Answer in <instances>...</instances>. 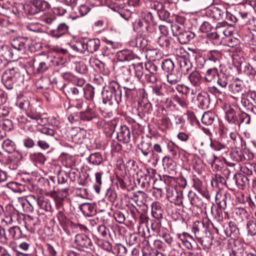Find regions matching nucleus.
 <instances>
[{"label": "nucleus", "instance_id": "cd10ccee", "mask_svg": "<svg viewBox=\"0 0 256 256\" xmlns=\"http://www.w3.org/2000/svg\"><path fill=\"white\" fill-rule=\"evenodd\" d=\"M96 112L88 106L85 110L80 112L79 118L80 120L84 122L92 121L96 118Z\"/></svg>", "mask_w": 256, "mask_h": 256}, {"label": "nucleus", "instance_id": "a19ab883", "mask_svg": "<svg viewBox=\"0 0 256 256\" xmlns=\"http://www.w3.org/2000/svg\"><path fill=\"white\" fill-rule=\"evenodd\" d=\"M8 240L10 239H19L22 237V230L20 227L18 226H14L8 229Z\"/></svg>", "mask_w": 256, "mask_h": 256}, {"label": "nucleus", "instance_id": "052dcab7", "mask_svg": "<svg viewBox=\"0 0 256 256\" xmlns=\"http://www.w3.org/2000/svg\"><path fill=\"white\" fill-rule=\"evenodd\" d=\"M158 42L160 46L166 50H168L170 46V40L166 36L159 37Z\"/></svg>", "mask_w": 256, "mask_h": 256}, {"label": "nucleus", "instance_id": "e2e57ef3", "mask_svg": "<svg viewBox=\"0 0 256 256\" xmlns=\"http://www.w3.org/2000/svg\"><path fill=\"white\" fill-rule=\"evenodd\" d=\"M216 82H217L218 84L222 88H224L228 85V76L224 73L220 74Z\"/></svg>", "mask_w": 256, "mask_h": 256}, {"label": "nucleus", "instance_id": "412c9836", "mask_svg": "<svg viewBox=\"0 0 256 256\" xmlns=\"http://www.w3.org/2000/svg\"><path fill=\"white\" fill-rule=\"evenodd\" d=\"M100 46V42L98 38L89 39L86 43L84 42V50H86L90 53L97 51Z\"/></svg>", "mask_w": 256, "mask_h": 256}, {"label": "nucleus", "instance_id": "473e14b6", "mask_svg": "<svg viewBox=\"0 0 256 256\" xmlns=\"http://www.w3.org/2000/svg\"><path fill=\"white\" fill-rule=\"evenodd\" d=\"M30 160L35 164H44L46 160V156L41 152H32L29 154Z\"/></svg>", "mask_w": 256, "mask_h": 256}, {"label": "nucleus", "instance_id": "bb28decb", "mask_svg": "<svg viewBox=\"0 0 256 256\" xmlns=\"http://www.w3.org/2000/svg\"><path fill=\"white\" fill-rule=\"evenodd\" d=\"M80 207L82 214L86 216H92L96 213L94 206L91 203L82 204Z\"/></svg>", "mask_w": 256, "mask_h": 256}, {"label": "nucleus", "instance_id": "8fccbe9b", "mask_svg": "<svg viewBox=\"0 0 256 256\" xmlns=\"http://www.w3.org/2000/svg\"><path fill=\"white\" fill-rule=\"evenodd\" d=\"M16 104L20 109L27 110L30 106V102L26 98L20 96H18Z\"/></svg>", "mask_w": 256, "mask_h": 256}, {"label": "nucleus", "instance_id": "774afa93", "mask_svg": "<svg viewBox=\"0 0 256 256\" xmlns=\"http://www.w3.org/2000/svg\"><path fill=\"white\" fill-rule=\"evenodd\" d=\"M244 72L250 78H254L256 75V70L249 64H246L244 65Z\"/></svg>", "mask_w": 256, "mask_h": 256}, {"label": "nucleus", "instance_id": "58836bf2", "mask_svg": "<svg viewBox=\"0 0 256 256\" xmlns=\"http://www.w3.org/2000/svg\"><path fill=\"white\" fill-rule=\"evenodd\" d=\"M232 252L234 256H246L243 246L239 240H234L232 246Z\"/></svg>", "mask_w": 256, "mask_h": 256}, {"label": "nucleus", "instance_id": "ddd939ff", "mask_svg": "<svg viewBox=\"0 0 256 256\" xmlns=\"http://www.w3.org/2000/svg\"><path fill=\"white\" fill-rule=\"evenodd\" d=\"M224 230L226 236L228 237L236 238L239 236V229L234 222H230L226 227H224Z\"/></svg>", "mask_w": 256, "mask_h": 256}, {"label": "nucleus", "instance_id": "9b49d317", "mask_svg": "<svg viewBox=\"0 0 256 256\" xmlns=\"http://www.w3.org/2000/svg\"><path fill=\"white\" fill-rule=\"evenodd\" d=\"M136 112L138 116L141 118L145 117L146 114H150L152 110V104L150 102H138L136 107Z\"/></svg>", "mask_w": 256, "mask_h": 256}, {"label": "nucleus", "instance_id": "6e6552de", "mask_svg": "<svg viewBox=\"0 0 256 256\" xmlns=\"http://www.w3.org/2000/svg\"><path fill=\"white\" fill-rule=\"evenodd\" d=\"M226 13V9L222 6H211L206 10V16L216 20H224Z\"/></svg>", "mask_w": 256, "mask_h": 256}, {"label": "nucleus", "instance_id": "6ab92c4d", "mask_svg": "<svg viewBox=\"0 0 256 256\" xmlns=\"http://www.w3.org/2000/svg\"><path fill=\"white\" fill-rule=\"evenodd\" d=\"M246 156L248 157V159L253 157L252 154H247L246 152H244L241 150H232L230 154L231 158L236 162H242L246 160Z\"/></svg>", "mask_w": 256, "mask_h": 256}, {"label": "nucleus", "instance_id": "5fc2aeb1", "mask_svg": "<svg viewBox=\"0 0 256 256\" xmlns=\"http://www.w3.org/2000/svg\"><path fill=\"white\" fill-rule=\"evenodd\" d=\"M3 149L8 153L10 154L14 152L16 144L14 142L9 139L4 140L2 144Z\"/></svg>", "mask_w": 256, "mask_h": 256}, {"label": "nucleus", "instance_id": "1a4fd4ad", "mask_svg": "<svg viewBox=\"0 0 256 256\" xmlns=\"http://www.w3.org/2000/svg\"><path fill=\"white\" fill-rule=\"evenodd\" d=\"M224 118L227 122L232 125L240 128L238 122L239 114H237L236 111L230 105H226L224 107Z\"/></svg>", "mask_w": 256, "mask_h": 256}, {"label": "nucleus", "instance_id": "393cba45", "mask_svg": "<svg viewBox=\"0 0 256 256\" xmlns=\"http://www.w3.org/2000/svg\"><path fill=\"white\" fill-rule=\"evenodd\" d=\"M219 74L218 69L216 67L209 68L204 74V78L206 82H215Z\"/></svg>", "mask_w": 256, "mask_h": 256}, {"label": "nucleus", "instance_id": "3c124183", "mask_svg": "<svg viewBox=\"0 0 256 256\" xmlns=\"http://www.w3.org/2000/svg\"><path fill=\"white\" fill-rule=\"evenodd\" d=\"M9 208L10 211H14V212L8 215L6 214L4 218H1L2 220L6 224H12L13 221L16 220L18 218V212L14 211L13 207L10 206Z\"/></svg>", "mask_w": 256, "mask_h": 256}, {"label": "nucleus", "instance_id": "bf43d9fd", "mask_svg": "<svg viewBox=\"0 0 256 256\" xmlns=\"http://www.w3.org/2000/svg\"><path fill=\"white\" fill-rule=\"evenodd\" d=\"M230 194L228 192H224L222 196V200L218 204L219 208L224 210L226 208L227 202L230 201Z\"/></svg>", "mask_w": 256, "mask_h": 256}, {"label": "nucleus", "instance_id": "c9c22d12", "mask_svg": "<svg viewBox=\"0 0 256 256\" xmlns=\"http://www.w3.org/2000/svg\"><path fill=\"white\" fill-rule=\"evenodd\" d=\"M88 160L90 164L95 166L103 164L104 162L102 155L98 152L91 154L89 156Z\"/></svg>", "mask_w": 256, "mask_h": 256}, {"label": "nucleus", "instance_id": "4d7b16f0", "mask_svg": "<svg viewBox=\"0 0 256 256\" xmlns=\"http://www.w3.org/2000/svg\"><path fill=\"white\" fill-rule=\"evenodd\" d=\"M226 183L225 178L220 174H216L211 180L212 186L214 187L220 188Z\"/></svg>", "mask_w": 256, "mask_h": 256}, {"label": "nucleus", "instance_id": "20e7f679", "mask_svg": "<svg viewBox=\"0 0 256 256\" xmlns=\"http://www.w3.org/2000/svg\"><path fill=\"white\" fill-rule=\"evenodd\" d=\"M132 25L134 30L142 36H150L154 34L156 30V28L148 25L144 20L140 18L136 20Z\"/></svg>", "mask_w": 256, "mask_h": 256}, {"label": "nucleus", "instance_id": "f03ea898", "mask_svg": "<svg viewBox=\"0 0 256 256\" xmlns=\"http://www.w3.org/2000/svg\"><path fill=\"white\" fill-rule=\"evenodd\" d=\"M102 96L103 103L110 106H118L122 102V88L116 81L110 82L108 86L103 88Z\"/></svg>", "mask_w": 256, "mask_h": 256}, {"label": "nucleus", "instance_id": "c03bdc74", "mask_svg": "<svg viewBox=\"0 0 256 256\" xmlns=\"http://www.w3.org/2000/svg\"><path fill=\"white\" fill-rule=\"evenodd\" d=\"M243 88L242 83L240 81H234L228 86L229 90L234 94H240Z\"/></svg>", "mask_w": 256, "mask_h": 256}, {"label": "nucleus", "instance_id": "6e6d98bb", "mask_svg": "<svg viewBox=\"0 0 256 256\" xmlns=\"http://www.w3.org/2000/svg\"><path fill=\"white\" fill-rule=\"evenodd\" d=\"M56 177L50 176L49 179L42 178L44 190L49 192L54 190Z\"/></svg>", "mask_w": 256, "mask_h": 256}, {"label": "nucleus", "instance_id": "b1692460", "mask_svg": "<svg viewBox=\"0 0 256 256\" xmlns=\"http://www.w3.org/2000/svg\"><path fill=\"white\" fill-rule=\"evenodd\" d=\"M233 179L238 187L240 189H244L249 184V179L246 175L242 174H234Z\"/></svg>", "mask_w": 256, "mask_h": 256}, {"label": "nucleus", "instance_id": "a211bd4d", "mask_svg": "<svg viewBox=\"0 0 256 256\" xmlns=\"http://www.w3.org/2000/svg\"><path fill=\"white\" fill-rule=\"evenodd\" d=\"M222 56V52L218 50H210L206 54V60L216 65H220Z\"/></svg>", "mask_w": 256, "mask_h": 256}, {"label": "nucleus", "instance_id": "c756f323", "mask_svg": "<svg viewBox=\"0 0 256 256\" xmlns=\"http://www.w3.org/2000/svg\"><path fill=\"white\" fill-rule=\"evenodd\" d=\"M116 57L120 62H128L134 58V54L131 50H123L117 52Z\"/></svg>", "mask_w": 256, "mask_h": 256}, {"label": "nucleus", "instance_id": "0e129e2a", "mask_svg": "<svg viewBox=\"0 0 256 256\" xmlns=\"http://www.w3.org/2000/svg\"><path fill=\"white\" fill-rule=\"evenodd\" d=\"M248 234L253 236L256 234V220H252L248 222L246 224Z\"/></svg>", "mask_w": 256, "mask_h": 256}, {"label": "nucleus", "instance_id": "ea45409f", "mask_svg": "<svg viewBox=\"0 0 256 256\" xmlns=\"http://www.w3.org/2000/svg\"><path fill=\"white\" fill-rule=\"evenodd\" d=\"M95 233L98 236L102 239L106 238L108 236L111 237L109 229L106 228L104 225L96 226Z\"/></svg>", "mask_w": 256, "mask_h": 256}, {"label": "nucleus", "instance_id": "69168bd1", "mask_svg": "<svg viewBox=\"0 0 256 256\" xmlns=\"http://www.w3.org/2000/svg\"><path fill=\"white\" fill-rule=\"evenodd\" d=\"M141 20H144L148 24V25L153 26L154 28H156V24L154 22V16L151 12H145L144 14L143 17Z\"/></svg>", "mask_w": 256, "mask_h": 256}, {"label": "nucleus", "instance_id": "37998d69", "mask_svg": "<svg viewBox=\"0 0 256 256\" xmlns=\"http://www.w3.org/2000/svg\"><path fill=\"white\" fill-rule=\"evenodd\" d=\"M161 66L162 70L167 74L174 71V64L170 58L164 60L161 64Z\"/></svg>", "mask_w": 256, "mask_h": 256}, {"label": "nucleus", "instance_id": "49530a36", "mask_svg": "<svg viewBox=\"0 0 256 256\" xmlns=\"http://www.w3.org/2000/svg\"><path fill=\"white\" fill-rule=\"evenodd\" d=\"M240 171L247 176H251L254 171L256 172V164L246 163L240 167Z\"/></svg>", "mask_w": 256, "mask_h": 256}, {"label": "nucleus", "instance_id": "0eeeda50", "mask_svg": "<svg viewBox=\"0 0 256 256\" xmlns=\"http://www.w3.org/2000/svg\"><path fill=\"white\" fill-rule=\"evenodd\" d=\"M50 6V4L45 0H30L28 11L29 14L34 15L41 11L48 9Z\"/></svg>", "mask_w": 256, "mask_h": 256}, {"label": "nucleus", "instance_id": "a878e982", "mask_svg": "<svg viewBox=\"0 0 256 256\" xmlns=\"http://www.w3.org/2000/svg\"><path fill=\"white\" fill-rule=\"evenodd\" d=\"M138 149L140 150L144 157H148L152 151V144L149 140H142L138 145Z\"/></svg>", "mask_w": 256, "mask_h": 256}, {"label": "nucleus", "instance_id": "39448f33", "mask_svg": "<svg viewBox=\"0 0 256 256\" xmlns=\"http://www.w3.org/2000/svg\"><path fill=\"white\" fill-rule=\"evenodd\" d=\"M20 77V73L17 68H12L6 70L2 76V81L8 90L13 88L14 84Z\"/></svg>", "mask_w": 256, "mask_h": 256}, {"label": "nucleus", "instance_id": "e433bc0d", "mask_svg": "<svg viewBox=\"0 0 256 256\" xmlns=\"http://www.w3.org/2000/svg\"><path fill=\"white\" fill-rule=\"evenodd\" d=\"M163 150L161 146L158 144H154L152 146V159L158 162L162 158Z\"/></svg>", "mask_w": 256, "mask_h": 256}, {"label": "nucleus", "instance_id": "f8f14e48", "mask_svg": "<svg viewBox=\"0 0 256 256\" xmlns=\"http://www.w3.org/2000/svg\"><path fill=\"white\" fill-rule=\"evenodd\" d=\"M40 222L38 218H33L28 216L25 218L24 227L28 231L34 233L40 228Z\"/></svg>", "mask_w": 256, "mask_h": 256}, {"label": "nucleus", "instance_id": "f704fd0d", "mask_svg": "<svg viewBox=\"0 0 256 256\" xmlns=\"http://www.w3.org/2000/svg\"><path fill=\"white\" fill-rule=\"evenodd\" d=\"M195 36L194 32L184 30L177 38L181 44H186Z\"/></svg>", "mask_w": 256, "mask_h": 256}, {"label": "nucleus", "instance_id": "7c9ffc66", "mask_svg": "<svg viewBox=\"0 0 256 256\" xmlns=\"http://www.w3.org/2000/svg\"><path fill=\"white\" fill-rule=\"evenodd\" d=\"M180 71L181 74H186L192 68V65L190 60L187 58H181L178 60Z\"/></svg>", "mask_w": 256, "mask_h": 256}, {"label": "nucleus", "instance_id": "aec40b11", "mask_svg": "<svg viewBox=\"0 0 256 256\" xmlns=\"http://www.w3.org/2000/svg\"><path fill=\"white\" fill-rule=\"evenodd\" d=\"M36 200L40 209L47 212H52L53 210L52 202L48 198L43 196H38Z\"/></svg>", "mask_w": 256, "mask_h": 256}, {"label": "nucleus", "instance_id": "79ce46f5", "mask_svg": "<svg viewBox=\"0 0 256 256\" xmlns=\"http://www.w3.org/2000/svg\"><path fill=\"white\" fill-rule=\"evenodd\" d=\"M82 94L86 99L88 100H92L94 96V88L90 84H86L82 88Z\"/></svg>", "mask_w": 256, "mask_h": 256}, {"label": "nucleus", "instance_id": "603ef678", "mask_svg": "<svg viewBox=\"0 0 256 256\" xmlns=\"http://www.w3.org/2000/svg\"><path fill=\"white\" fill-rule=\"evenodd\" d=\"M68 95L72 99L78 98L82 94V88L75 86L68 88Z\"/></svg>", "mask_w": 256, "mask_h": 256}, {"label": "nucleus", "instance_id": "864d4df0", "mask_svg": "<svg viewBox=\"0 0 256 256\" xmlns=\"http://www.w3.org/2000/svg\"><path fill=\"white\" fill-rule=\"evenodd\" d=\"M168 152L170 154L173 158L176 156L179 152L180 148L174 142L169 141L166 144Z\"/></svg>", "mask_w": 256, "mask_h": 256}, {"label": "nucleus", "instance_id": "5701e85b", "mask_svg": "<svg viewBox=\"0 0 256 256\" xmlns=\"http://www.w3.org/2000/svg\"><path fill=\"white\" fill-rule=\"evenodd\" d=\"M178 240L181 242V244L184 247L188 248V250L192 249V242L194 241L192 237L188 234L183 232L182 234H178Z\"/></svg>", "mask_w": 256, "mask_h": 256}, {"label": "nucleus", "instance_id": "4c0bfd02", "mask_svg": "<svg viewBox=\"0 0 256 256\" xmlns=\"http://www.w3.org/2000/svg\"><path fill=\"white\" fill-rule=\"evenodd\" d=\"M188 197L190 204L198 208H201L204 206L205 202L198 196L192 192H189Z\"/></svg>", "mask_w": 256, "mask_h": 256}, {"label": "nucleus", "instance_id": "dca6fc26", "mask_svg": "<svg viewBox=\"0 0 256 256\" xmlns=\"http://www.w3.org/2000/svg\"><path fill=\"white\" fill-rule=\"evenodd\" d=\"M152 88L153 94L159 97L160 99L158 100H160L161 103H165L168 101V98L166 93V88L164 86L156 84Z\"/></svg>", "mask_w": 256, "mask_h": 256}, {"label": "nucleus", "instance_id": "f257e3e1", "mask_svg": "<svg viewBox=\"0 0 256 256\" xmlns=\"http://www.w3.org/2000/svg\"><path fill=\"white\" fill-rule=\"evenodd\" d=\"M30 44L29 40L24 37L14 38L11 42V46H2L0 48V56L6 60L16 59L20 53H23L26 47Z\"/></svg>", "mask_w": 256, "mask_h": 256}, {"label": "nucleus", "instance_id": "c85d7f7f", "mask_svg": "<svg viewBox=\"0 0 256 256\" xmlns=\"http://www.w3.org/2000/svg\"><path fill=\"white\" fill-rule=\"evenodd\" d=\"M188 79L192 86L199 89L202 82V78L198 71L192 72L188 76Z\"/></svg>", "mask_w": 256, "mask_h": 256}, {"label": "nucleus", "instance_id": "72a5a7b5", "mask_svg": "<svg viewBox=\"0 0 256 256\" xmlns=\"http://www.w3.org/2000/svg\"><path fill=\"white\" fill-rule=\"evenodd\" d=\"M76 172L73 170H70L68 172H58L56 180H58L59 184H64L66 183L68 178H70V180L74 181V178H72V175L74 174Z\"/></svg>", "mask_w": 256, "mask_h": 256}, {"label": "nucleus", "instance_id": "13d9d810", "mask_svg": "<svg viewBox=\"0 0 256 256\" xmlns=\"http://www.w3.org/2000/svg\"><path fill=\"white\" fill-rule=\"evenodd\" d=\"M74 66V69L78 73L84 74L88 72V68L84 62H76Z\"/></svg>", "mask_w": 256, "mask_h": 256}, {"label": "nucleus", "instance_id": "2f4dec72", "mask_svg": "<svg viewBox=\"0 0 256 256\" xmlns=\"http://www.w3.org/2000/svg\"><path fill=\"white\" fill-rule=\"evenodd\" d=\"M216 32L209 33L207 36L211 39L218 40L220 38H222V36H228L230 32L226 30L224 27L216 26Z\"/></svg>", "mask_w": 256, "mask_h": 256}, {"label": "nucleus", "instance_id": "9d476101", "mask_svg": "<svg viewBox=\"0 0 256 256\" xmlns=\"http://www.w3.org/2000/svg\"><path fill=\"white\" fill-rule=\"evenodd\" d=\"M166 197L171 203L180 206L182 204V194L178 192L177 190L172 186H166Z\"/></svg>", "mask_w": 256, "mask_h": 256}, {"label": "nucleus", "instance_id": "680f3d73", "mask_svg": "<svg viewBox=\"0 0 256 256\" xmlns=\"http://www.w3.org/2000/svg\"><path fill=\"white\" fill-rule=\"evenodd\" d=\"M238 10H234L232 12H230L226 10V16L224 19L232 23L238 22Z\"/></svg>", "mask_w": 256, "mask_h": 256}, {"label": "nucleus", "instance_id": "a18cd8bd", "mask_svg": "<svg viewBox=\"0 0 256 256\" xmlns=\"http://www.w3.org/2000/svg\"><path fill=\"white\" fill-rule=\"evenodd\" d=\"M166 78L168 84L171 85H175L180 80L181 76L178 72L174 70L167 74Z\"/></svg>", "mask_w": 256, "mask_h": 256}, {"label": "nucleus", "instance_id": "de8ad7c7", "mask_svg": "<svg viewBox=\"0 0 256 256\" xmlns=\"http://www.w3.org/2000/svg\"><path fill=\"white\" fill-rule=\"evenodd\" d=\"M215 118V114L214 113L208 112H205L202 117V124L209 126L211 125Z\"/></svg>", "mask_w": 256, "mask_h": 256}, {"label": "nucleus", "instance_id": "338daca9", "mask_svg": "<svg viewBox=\"0 0 256 256\" xmlns=\"http://www.w3.org/2000/svg\"><path fill=\"white\" fill-rule=\"evenodd\" d=\"M49 64L46 62L42 61L39 62L35 70V73L38 74H43L49 68Z\"/></svg>", "mask_w": 256, "mask_h": 256}, {"label": "nucleus", "instance_id": "f3484780", "mask_svg": "<svg viewBox=\"0 0 256 256\" xmlns=\"http://www.w3.org/2000/svg\"><path fill=\"white\" fill-rule=\"evenodd\" d=\"M116 137L119 141L124 143L129 142L130 140V133L128 126L126 125L121 126L117 132Z\"/></svg>", "mask_w": 256, "mask_h": 256}, {"label": "nucleus", "instance_id": "4468645a", "mask_svg": "<svg viewBox=\"0 0 256 256\" xmlns=\"http://www.w3.org/2000/svg\"><path fill=\"white\" fill-rule=\"evenodd\" d=\"M138 178L137 179L139 186L144 188H147L150 185V181L152 176L149 174V171L146 170L144 172H138Z\"/></svg>", "mask_w": 256, "mask_h": 256}, {"label": "nucleus", "instance_id": "7ed1b4c3", "mask_svg": "<svg viewBox=\"0 0 256 256\" xmlns=\"http://www.w3.org/2000/svg\"><path fill=\"white\" fill-rule=\"evenodd\" d=\"M157 60L148 61L144 64V80L148 84H154L158 82V66Z\"/></svg>", "mask_w": 256, "mask_h": 256}, {"label": "nucleus", "instance_id": "09e8293b", "mask_svg": "<svg viewBox=\"0 0 256 256\" xmlns=\"http://www.w3.org/2000/svg\"><path fill=\"white\" fill-rule=\"evenodd\" d=\"M136 76L138 80L144 81V70L142 63H138L134 65Z\"/></svg>", "mask_w": 256, "mask_h": 256}, {"label": "nucleus", "instance_id": "2eb2a0df", "mask_svg": "<svg viewBox=\"0 0 256 256\" xmlns=\"http://www.w3.org/2000/svg\"><path fill=\"white\" fill-rule=\"evenodd\" d=\"M69 26L66 23L60 24L56 29L50 30L49 34L54 38H60L68 32Z\"/></svg>", "mask_w": 256, "mask_h": 256}, {"label": "nucleus", "instance_id": "423d86ee", "mask_svg": "<svg viewBox=\"0 0 256 256\" xmlns=\"http://www.w3.org/2000/svg\"><path fill=\"white\" fill-rule=\"evenodd\" d=\"M74 244L77 248L82 250H92L94 248L90 238L84 234H78L75 236Z\"/></svg>", "mask_w": 256, "mask_h": 256}, {"label": "nucleus", "instance_id": "4be33fe9", "mask_svg": "<svg viewBox=\"0 0 256 256\" xmlns=\"http://www.w3.org/2000/svg\"><path fill=\"white\" fill-rule=\"evenodd\" d=\"M196 100L198 106L202 109L206 108L208 107L210 103L209 94L206 92H200L197 96Z\"/></svg>", "mask_w": 256, "mask_h": 256}]
</instances>
